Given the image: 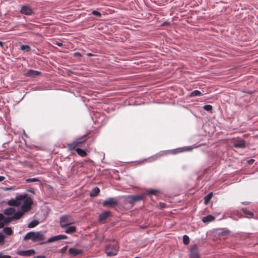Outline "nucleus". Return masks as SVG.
Segmentation results:
<instances>
[{
  "instance_id": "f257e3e1",
  "label": "nucleus",
  "mask_w": 258,
  "mask_h": 258,
  "mask_svg": "<svg viewBox=\"0 0 258 258\" xmlns=\"http://www.w3.org/2000/svg\"><path fill=\"white\" fill-rule=\"evenodd\" d=\"M20 206L21 205V210L23 212H27L31 209L33 204V200L27 194L20 195Z\"/></svg>"
},
{
  "instance_id": "f03ea898",
  "label": "nucleus",
  "mask_w": 258,
  "mask_h": 258,
  "mask_svg": "<svg viewBox=\"0 0 258 258\" xmlns=\"http://www.w3.org/2000/svg\"><path fill=\"white\" fill-rule=\"evenodd\" d=\"M31 239L33 242L40 241V243L42 241H45V237L44 234L41 232H29L27 233L24 237V240Z\"/></svg>"
},
{
  "instance_id": "7ed1b4c3",
  "label": "nucleus",
  "mask_w": 258,
  "mask_h": 258,
  "mask_svg": "<svg viewBox=\"0 0 258 258\" xmlns=\"http://www.w3.org/2000/svg\"><path fill=\"white\" fill-rule=\"evenodd\" d=\"M118 250V244L115 241L107 246L105 249L106 253L108 256L115 255L117 253Z\"/></svg>"
},
{
  "instance_id": "20e7f679",
  "label": "nucleus",
  "mask_w": 258,
  "mask_h": 258,
  "mask_svg": "<svg viewBox=\"0 0 258 258\" xmlns=\"http://www.w3.org/2000/svg\"><path fill=\"white\" fill-rule=\"evenodd\" d=\"M145 197V194L128 196L126 198V202L130 204L132 207L135 202L142 200Z\"/></svg>"
},
{
  "instance_id": "39448f33",
  "label": "nucleus",
  "mask_w": 258,
  "mask_h": 258,
  "mask_svg": "<svg viewBox=\"0 0 258 258\" xmlns=\"http://www.w3.org/2000/svg\"><path fill=\"white\" fill-rule=\"evenodd\" d=\"M74 222L71 220V216L70 215H64L60 218V226L61 228H65L71 225Z\"/></svg>"
},
{
  "instance_id": "423d86ee",
  "label": "nucleus",
  "mask_w": 258,
  "mask_h": 258,
  "mask_svg": "<svg viewBox=\"0 0 258 258\" xmlns=\"http://www.w3.org/2000/svg\"><path fill=\"white\" fill-rule=\"evenodd\" d=\"M118 201L115 198H109L104 201L103 206L105 207L113 208L117 206Z\"/></svg>"
},
{
  "instance_id": "0eeeda50",
  "label": "nucleus",
  "mask_w": 258,
  "mask_h": 258,
  "mask_svg": "<svg viewBox=\"0 0 258 258\" xmlns=\"http://www.w3.org/2000/svg\"><path fill=\"white\" fill-rule=\"evenodd\" d=\"M67 238H68L67 236L64 235L60 234V235H56V236H53L52 237H50L47 240H45V241H42V242H40V244H45L46 243H50V242L60 240L61 239H67Z\"/></svg>"
},
{
  "instance_id": "6e6552de",
  "label": "nucleus",
  "mask_w": 258,
  "mask_h": 258,
  "mask_svg": "<svg viewBox=\"0 0 258 258\" xmlns=\"http://www.w3.org/2000/svg\"><path fill=\"white\" fill-rule=\"evenodd\" d=\"M13 220L12 217H5L3 214L0 213V228L4 227L5 225H8Z\"/></svg>"
},
{
  "instance_id": "1a4fd4ad",
  "label": "nucleus",
  "mask_w": 258,
  "mask_h": 258,
  "mask_svg": "<svg viewBox=\"0 0 258 258\" xmlns=\"http://www.w3.org/2000/svg\"><path fill=\"white\" fill-rule=\"evenodd\" d=\"M20 12L22 14L28 16H31L34 14L32 9L30 6L26 5L21 7Z\"/></svg>"
},
{
  "instance_id": "9d476101",
  "label": "nucleus",
  "mask_w": 258,
  "mask_h": 258,
  "mask_svg": "<svg viewBox=\"0 0 258 258\" xmlns=\"http://www.w3.org/2000/svg\"><path fill=\"white\" fill-rule=\"evenodd\" d=\"M233 146L237 148H244L246 147V144L243 140L236 139L233 142Z\"/></svg>"
},
{
  "instance_id": "9b49d317",
  "label": "nucleus",
  "mask_w": 258,
  "mask_h": 258,
  "mask_svg": "<svg viewBox=\"0 0 258 258\" xmlns=\"http://www.w3.org/2000/svg\"><path fill=\"white\" fill-rule=\"evenodd\" d=\"M189 257L190 258H200V257L198 248L196 246H194L190 249V252H189Z\"/></svg>"
},
{
  "instance_id": "f8f14e48",
  "label": "nucleus",
  "mask_w": 258,
  "mask_h": 258,
  "mask_svg": "<svg viewBox=\"0 0 258 258\" xmlns=\"http://www.w3.org/2000/svg\"><path fill=\"white\" fill-rule=\"evenodd\" d=\"M17 253L21 256H31L34 254L35 251L33 249H29L27 250H19Z\"/></svg>"
},
{
  "instance_id": "ddd939ff",
  "label": "nucleus",
  "mask_w": 258,
  "mask_h": 258,
  "mask_svg": "<svg viewBox=\"0 0 258 258\" xmlns=\"http://www.w3.org/2000/svg\"><path fill=\"white\" fill-rule=\"evenodd\" d=\"M184 151H186V150H182L180 149H174L172 150H168V151H163L160 154V155L161 156H164V155H166L169 154H176L182 152Z\"/></svg>"
},
{
  "instance_id": "4468645a",
  "label": "nucleus",
  "mask_w": 258,
  "mask_h": 258,
  "mask_svg": "<svg viewBox=\"0 0 258 258\" xmlns=\"http://www.w3.org/2000/svg\"><path fill=\"white\" fill-rule=\"evenodd\" d=\"M41 74L40 72L30 69L26 73L25 75L27 77H35L40 75Z\"/></svg>"
},
{
  "instance_id": "2eb2a0df",
  "label": "nucleus",
  "mask_w": 258,
  "mask_h": 258,
  "mask_svg": "<svg viewBox=\"0 0 258 258\" xmlns=\"http://www.w3.org/2000/svg\"><path fill=\"white\" fill-rule=\"evenodd\" d=\"M20 195L17 196L15 199H11L9 201L8 205L13 206H19L20 201Z\"/></svg>"
},
{
  "instance_id": "dca6fc26",
  "label": "nucleus",
  "mask_w": 258,
  "mask_h": 258,
  "mask_svg": "<svg viewBox=\"0 0 258 258\" xmlns=\"http://www.w3.org/2000/svg\"><path fill=\"white\" fill-rule=\"evenodd\" d=\"M110 215V212L109 211H104L99 215V220L102 222L104 221L109 217Z\"/></svg>"
},
{
  "instance_id": "f3484780",
  "label": "nucleus",
  "mask_w": 258,
  "mask_h": 258,
  "mask_svg": "<svg viewBox=\"0 0 258 258\" xmlns=\"http://www.w3.org/2000/svg\"><path fill=\"white\" fill-rule=\"evenodd\" d=\"M69 253L71 255L76 256L81 254L82 253V251L74 248H70L69 249Z\"/></svg>"
},
{
  "instance_id": "a211bd4d",
  "label": "nucleus",
  "mask_w": 258,
  "mask_h": 258,
  "mask_svg": "<svg viewBox=\"0 0 258 258\" xmlns=\"http://www.w3.org/2000/svg\"><path fill=\"white\" fill-rule=\"evenodd\" d=\"M16 212L15 209L14 208H9L7 209H6L4 211V213L8 216L10 215H13L14 213Z\"/></svg>"
},
{
  "instance_id": "6ab92c4d",
  "label": "nucleus",
  "mask_w": 258,
  "mask_h": 258,
  "mask_svg": "<svg viewBox=\"0 0 258 258\" xmlns=\"http://www.w3.org/2000/svg\"><path fill=\"white\" fill-rule=\"evenodd\" d=\"M76 231V227L75 226H68L65 230V232L68 234H71Z\"/></svg>"
},
{
  "instance_id": "aec40b11",
  "label": "nucleus",
  "mask_w": 258,
  "mask_h": 258,
  "mask_svg": "<svg viewBox=\"0 0 258 258\" xmlns=\"http://www.w3.org/2000/svg\"><path fill=\"white\" fill-rule=\"evenodd\" d=\"M215 218L211 215H209L206 217H203L202 221L204 223L210 222L214 221Z\"/></svg>"
},
{
  "instance_id": "412c9836",
  "label": "nucleus",
  "mask_w": 258,
  "mask_h": 258,
  "mask_svg": "<svg viewBox=\"0 0 258 258\" xmlns=\"http://www.w3.org/2000/svg\"><path fill=\"white\" fill-rule=\"evenodd\" d=\"M100 192V189L98 187L94 188L90 194L91 197H94L99 195Z\"/></svg>"
},
{
  "instance_id": "4be33fe9",
  "label": "nucleus",
  "mask_w": 258,
  "mask_h": 258,
  "mask_svg": "<svg viewBox=\"0 0 258 258\" xmlns=\"http://www.w3.org/2000/svg\"><path fill=\"white\" fill-rule=\"evenodd\" d=\"M24 213L25 212H23L22 211V212H15L14 215L12 216L13 220L19 219L23 215Z\"/></svg>"
},
{
  "instance_id": "5701e85b",
  "label": "nucleus",
  "mask_w": 258,
  "mask_h": 258,
  "mask_svg": "<svg viewBox=\"0 0 258 258\" xmlns=\"http://www.w3.org/2000/svg\"><path fill=\"white\" fill-rule=\"evenodd\" d=\"M213 197V192H211L204 198V204L208 205Z\"/></svg>"
},
{
  "instance_id": "b1692460",
  "label": "nucleus",
  "mask_w": 258,
  "mask_h": 258,
  "mask_svg": "<svg viewBox=\"0 0 258 258\" xmlns=\"http://www.w3.org/2000/svg\"><path fill=\"white\" fill-rule=\"evenodd\" d=\"M159 193V190L158 189H149L147 190V194L149 196L156 195Z\"/></svg>"
},
{
  "instance_id": "393cba45",
  "label": "nucleus",
  "mask_w": 258,
  "mask_h": 258,
  "mask_svg": "<svg viewBox=\"0 0 258 258\" xmlns=\"http://www.w3.org/2000/svg\"><path fill=\"white\" fill-rule=\"evenodd\" d=\"M76 151L81 157H85L87 155L85 151L80 148H77Z\"/></svg>"
},
{
  "instance_id": "a878e982",
  "label": "nucleus",
  "mask_w": 258,
  "mask_h": 258,
  "mask_svg": "<svg viewBox=\"0 0 258 258\" xmlns=\"http://www.w3.org/2000/svg\"><path fill=\"white\" fill-rule=\"evenodd\" d=\"M86 136H85L81 138L77 139L75 142L77 144V146H79L80 144H83L86 142Z\"/></svg>"
},
{
  "instance_id": "bb28decb",
  "label": "nucleus",
  "mask_w": 258,
  "mask_h": 258,
  "mask_svg": "<svg viewBox=\"0 0 258 258\" xmlns=\"http://www.w3.org/2000/svg\"><path fill=\"white\" fill-rule=\"evenodd\" d=\"M20 49L25 52H29L31 50V47L28 45H21Z\"/></svg>"
},
{
  "instance_id": "cd10ccee",
  "label": "nucleus",
  "mask_w": 258,
  "mask_h": 258,
  "mask_svg": "<svg viewBox=\"0 0 258 258\" xmlns=\"http://www.w3.org/2000/svg\"><path fill=\"white\" fill-rule=\"evenodd\" d=\"M201 95H202V93L200 91L195 90L190 93L189 96L191 97H194Z\"/></svg>"
},
{
  "instance_id": "c85d7f7f",
  "label": "nucleus",
  "mask_w": 258,
  "mask_h": 258,
  "mask_svg": "<svg viewBox=\"0 0 258 258\" xmlns=\"http://www.w3.org/2000/svg\"><path fill=\"white\" fill-rule=\"evenodd\" d=\"M3 231L8 235H11L13 234V230L10 227H5Z\"/></svg>"
},
{
  "instance_id": "c756f323",
  "label": "nucleus",
  "mask_w": 258,
  "mask_h": 258,
  "mask_svg": "<svg viewBox=\"0 0 258 258\" xmlns=\"http://www.w3.org/2000/svg\"><path fill=\"white\" fill-rule=\"evenodd\" d=\"M39 224V222L37 220L32 221L29 224V228H33Z\"/></svg>"
},
{
  "instance_id": "7c9ffc66",
  "label": "nucleus",
  "mask_w": 258,
  "mask_h": 258,
  "mask_svg": "<svg viewBox=\"0 0 258 258\" xmlns=\"http://www.w3.org/2000/svg\"><path fill=\"white\" fill-rule=\"evenodd\" d=\"M242 211L245 215L249 216L251 218H253L254 216V214L252 212L249 211V210L246 209H243Z\"/></svg>"
},
{
  "instance_id": "2f4dec72",
  "label": "nucleus",
  "mask_w": 258,
  "mask_h": 258,
  "mask_svg": "<svg viewBox=\"0 0 258 258\" xmlns=\"http://www.w3.org/2000/svg\"><path fill=\"white\" fill-rule=\"evenodd\" d=\"M77 144L74 142L73 143L70 144L68 145L69 149L71 151L76 150L77 147Z\"/></svg>"
},
{
  "instance_id": "473e14b6",
  "label": "nucleus",
  "mask_w": 258,
  "mask_h": 258,
  "mask_svg": "<svg viewBox=\"0 0 258 258\" xmlns=\"http://www.w3.org/2000/svg\"><path fill=\"white\" fill-rule=\"evenodd\" d=\"M183 242L184 244H188L189 242V238L187 235H184L183 236Z\"/></svg>"
},
{
  "instance_id": "72a5a7b5",
  "label": "nucleus",
  "mask_w": 258,
  "mask_h": 258,
  "mask_svg": "<svg viewBox=\"0 0 258 258\" xmlns=\"http://www.w3.org/2000/svg\"><path fill=\"white\" fill-rule=\"evenodd\" d=\"M26 182L29 183L32 182L39 181V180L37 178H27L26 179Z\"/></svg>"
},
{
  "instance_id": "f704fd0d",
  "label": "nucleus",
  "mask_w": 258,
  "mask_h": 258,
  "mask_svg": "<svg viewBox=\"0 0 258 258\" xmlns=\"http://www.w3.org/2000/svg\"><path fill=\"white\" fill-rule=\"evenodd\" d=\"M204 109L207 111H211L213 109V107L211 105H205L203 107Z\"/></svg>"
},
{
  "instance_id": "c9c22d12",
  "label": "nucleus",
  "mask_w": 258,
  "mask_h": 258,
  "mask_svg": "<svg viewBox=\"0 0 258 258\" xmlns=\"http://www.w3.org/2000/svg\"><path fill=\"white\" fill-rule=\"evenodd\" d=\"M92 14L98 17H101L102 16L101 14L99 12H98L95 10H94L92 12Z\"/></svg>"
},
{
  "instance_id": "e433bc0d",
  "label": "nucleus",
  "mask_w": 258,
  "mask_h": 258,
  "mask_svg": "<svg viewBox=\"0 0 258 258\" xmlns=\"http://www.w3.org/2000/svg\"><path fill=\"white\" fill-rule=\"evenodd\" d=\"M5 239V236L3 234L0 233V244L4 242Z\"/></svg>"
},
{
  "instance_id": "4c0bfd02",
  "label": "nucleus",
  "mask_w": 258,
  "mask_h": 258,
  "mask_svg": "<svg viewBox=\"0 0 258 258\" xmlns=\"http://www.w3.org/2000/svg\"><path fill=\"white\" fill-rule=\"evenodd\" d=\"M11 256L9 255H5L3 252H0V258H11Z\"/></svg>"
},
{
  "instance_id": "58836bf2",
  "label": "nucleus",
  "mask_w": 258,
  "mask_h": 258,
  "mask_svg": "<svg viewBox=\"0 0 258 258\" xmlns=\"http://www.w3.org/2000/svg\"><path fill=\"white\" fill-rule=\"evenodd\" d=\"M159 207L161 209L165 208L166 207V204L163 203H160Z\"/></svg>"
},
{
  "instance_id": "ea45409f",
  "label": "nucleus",
  "mask_w": 258,
  "mask_h": 258,
  "mask_svg": "<svg viewBox=\"0 0 258 258\" xmlns=\"http://www.w3.org/2000/svg\"><path fill=\"white\" fill-rule=\"evenodd\" d=\"M74 56L76 57H81L82 54L79 52H76L74 53Z\"/></svg>"
},
{
  "instance_id": "a19ab883",
  "label": "nucleus",
  "mask_w": 258,
  "mask_h": 258,
  "mask_svg": "<svg viewBox=\"0 0 258 258\" xmlns=\"http://www.w3.org/2000/svg\"><path fill=\"white\" fill-rule=\"evenodd\" d=\"M54 44L60 47L62 46V43L57 41H56V42L54 43Z\"/></svg>"
},
{
  "instance_id": "79ce46f5",
  "label": "nucleus",
  "mask_w": 258,
  "mask_h": 258,
  "mask_svg": "<svg viewBox=\"0 0 258 258\" xmlns=\"http://www.w3.org/2000/svg\"><path fill=\"white\" fill-rule=\"evenodd\" d=\"M5 179V177L3 176H0V182L4 180Z\"/></svg>"
},
{
  "instance_id": "37998d69",
  "label": "nucleus",
  "mask_w": 258,
  "mask_h": 258,
  "mask_svg": "<svg viewBox=\"0 0 258 258\" xmlns=\"http://www.w3.org/2000/svg\"><path fill=\"white\" fill-rule=\"evenodd\" d=\"M35 258H46L44 255H39L36 256Z\"/></svg>"
},
{
  "instance_id": "c03bdc74",
  "label": "nucleus",
  "mask_w": 258,
  "mask_h": 258,
  "mask_svg": "<svg viewBox=\"0 0 258 258\" xmlns=\"http://www.w3.org/2000/svg\"><path fill=\"white\" fill-rule=\"evenodd\" d=\"M167 24H169V23H168V22H164L163 23L162 25H163V26H165V25H167Z\"/></svg>"
},
{
  "instance_id": "a18cd8bd",
  "label": "nucleus",
  "mask_w": 258,
  "mask_h": 258,
  "mask_svg": "<svg viewBox=\"0 0 258 258\" xmlns=\"http://www.w3.org/2000/svg\"><path fill=\"white\" fill-rule=\"evenodd\" d=\"M0 45L2 46L3 45V43L2 41H0Z\"/></svg>"
}]
</instances>
